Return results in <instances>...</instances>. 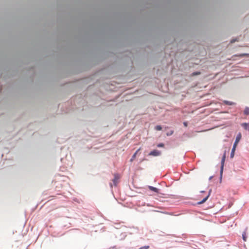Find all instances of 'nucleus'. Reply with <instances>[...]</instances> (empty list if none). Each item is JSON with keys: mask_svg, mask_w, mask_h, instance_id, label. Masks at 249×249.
<instances>
[{"mask_svg": "<svg viewBox=\"0 0 249 249\" xmlns=\"http://www.w3.org/2000/svg\"><path fill=\"white\" fill-rule=\"evenodd\" d=\"M226 152L225 151L223 154V156L222 157V160H221V165L220 168V173L221 174H222L223 171V168H224V162L226 159Z\"/></svg>", "mask_w": 249, "mask_h": 249, "instance_id": "obj_1", "label": "nucleus"}, {"mask_svg": "<svg viewBox=\"0 0 249 249\" xmlns=\"http://www.w3.org/2000/svg\"><path fill=\"white\" fill-rule=\"evenodd\" d=\"M160 152L157 150H154L150 152L149 155L153 156H158L160 155Z\"/></svg>", "mask_w": 249, "mask_h": 249, "instance_id": "obj_2", "label": "nucleus"}, {"mask_svg": "<svg viewBox=\"0 0 249 249\" xmlns=\"http://www.w3.org/2000/svg\"><path fill=\"white\" fill-rule=\"evenodd\" d=\"M211 192H212V190H210L208 195L205 198H204L203 199V200H202L201 201L198 202V204H201L204 203L208 199V198H209V196H210V195L211 194Z\"/></svg>", "mask_w": 249, "mask_h": 249, "instance_id": "obj_3", "label": "nucleus"}, {"mask_svg": "<svg viewBox=\"0 0 249 249\" xmlns=\"http://www.w3.org/2000/svg\"><path fill=\"white\" fill-rule=\"evenodd\" d=\"M119 179V177L118 176V175L117 174H115L114 175V179H113V184L114 186H116L118 182V180Z\"/></svg>", "mask_w": 249, "mask_h": 249, "instance_id": "obj_4", "label": "nucleus"}, {"mask_svg": "<svg viewBox=\"0 0 249 249\" xmlns=\"http://www.w3.org/2000/svg\"><path fill=\"white\" fill-rule=\"evenodd\" d=\"M148 188H149L150 190H151V191H154V192H156V193H159V190L158 189H157V188H156L154 187L151 186H148Z\"/></svg>", "mask_w": 249, "mask_h": 249, "instance_id": "obj_5", "label": "nucleus"}, {"mask_svg": "<svg viewBox=\"0 0 249 249\" xmlns=\"http://www.w3.org/2000/svg\"><path fill=\"white\" fill-rule=\"evenodd\" d=\"M242 126L246 130H249V124L246 123H243Z\"/></svg>", "mask_w": 249, "mask_h": 249, "instance_id": "obj_6", "label": "nucleus"}, {"mask_svg": "<svg viewBox=\"0 0 249 249\" xmlns=\"http://www.w3.org/2000/svg\"><path fill=\"white\" fill-rule=\"evenodd\" d=\"M241 137H242L241 133H238L236 136L235 141L236 142H239V141H240V140L241 139Z\"/></svg>", "mask_w": 249, "mask_h": 249, "instance_id": "obj_7", "label": "nucleus"}, {"mask_svg": "<svg viewBox=\"0 0 249 249\" xmlns=\"http://www.w3.org/2000/svg\"><path fill=\"white\" fill-rule=\"evenodd\" d=\"M140 149H138L134 154L132 156V158L130 160V161L132 162L134 160V159L136 158V155L138 153V152L140 150Z\"/></svg>", "mask_w": 249, "mask_h": 249, "instance_id": "obj_8", "label": "nucleus"}, {"mask_svg": "<svg viewBox=\"0 0 249 249\" xmlns=\"http://www.w3.org/2000/svg\"><path fill=\"white\" fill-rule=\"evenodd\" d=\"M224 102L226 105H233L235 104L234 103L228 101H224Z\"/></svg>", "mask_w": 249, "mask_h": 249, "instance_id": "obj_9", "label": "nucleus"}, {"mask_svg": "<svg viewBox=\"0 0 249 249\" xmlns=\"http://www.w3.org/2000/svg\"><path fill=\"white\" fill-rule=\"evenodd\" d=\"M244 112L246 115H249V107H246Z\"/></svg>", "mask_w": 249, "mask_h": 249, "instance_id": "obj_10", "label": "nucleus"}, {"mask_svg": "<svg viewBox=\"0 0 249 249\" xmlns=\"http://www.w3.org/2000/svg\"><path fill=\"white\" fill-rule=\"evenodd\" d=\"M235 149L232 148V150L231 153V158H232L234 157V152H235Z\"/></svg>", "mask_w": 249, "mask_h": 249, "instance_id": "obj_11", "label": "nucleus"}, {"mask_svg": "<svg viewBox=\"0 0 249 249\" xmlns=\"http://www.w3.org/2000/svg\"><path fill=\"white\" fill-rule=\"evenodd\" d=\"M162 129V127L160 125H157L156 127H155V129L156 130H158V131H160V130H161Z\"/></svg>", "mask_w": 249, "mask_h": 249, "instance_id": "obj_12", "label": "nucleus"}, {"mask_svg": "<svg viewBox=\"0 0 249 249\" xmlns=\"http://www.w3.org/2000/svg\"><path fill=\"white\" fill-rule=\"evenodd\" d=\"M238 142H236V141H235L233 146V147H232L233 149H236V147Z\"/></svg>", "mask_w": 249, "mask_h": 249, "instance_id": "obj_13", "label": "nucleus"}, {"mask_svg": "<svg viewBox=\"0 0 249 249\" xmlns=\"http://www.w3.org/2000/svg\"><path fill=\"white\" fill-rule=\"evenodd\" d=\"M238 142H236V141H235L233 146V147H232L233 149H236V147Z\"/></svg>", "mask_w": 249, "mask_h": 249, "instance_id": "obj_14", "label": "nucleus"}, {"mask_svg": "<svg viewBox=\"0 0 249 249\" xmlns=\"http://www.w3.org/2000/svg\"><path fill=\"white\" fill-rule=\"evenodd\" d=\"M238 142H236V141H235L233 146V147H232L233 149H236V147Z\"/></svg>", "mask_w": 249, "mask_h": 249, "instance_id": "obj_15", "label": "nucleus"}, {"mask_svg": "<svg viewBox=\"0 0 249 249\" xmlns=\"http://www.w3.org/2000/svg\"><path fill=\"white\" fill-rule=\"evenodd\" d=\"M149 248V246H145L140 248L139 249H148Z\"/></svg>", "mask_w": 249, "mask_h": 249, "instance_id": "obj_16", "label": "nucleus"}, {"mask_svg": "<svg viewBox=\"0 0 249 249\" xmlns=\"http://www.w3.org/2000/svg\"><path fill=\"white\" fill-rule=\"evenodd\" d=\"M158 147H162L164 146V144L162 143H160L158 144Z\"/></svg>", "mask_w": 249, "mask_h": 249, "instance_id": "obj_17", "label": "nucleus"}, {"mask_svg": "<svg viewBox=\"0 0 249 249\" xmlns=\"http://www.w3.org/2000/svg\"><path fill=\"white\" fill-rule=\"evenodd\" d=\"M243 240L246 241V237L244 235V234H243Z\"/></svg>", "mask_w": 249, "mask_h": 249, "instance_id": "obj_18", "label": "nucleus"}, {"mask_svg": "<svg viewBox=\"0 0 249 249\" xmlns=\"http://www.w3.org/2000/svg\"><path fill=\"white\" fill-rule=\"evenodd\" d=\"M184 125L186 126L187 125V123L184 122Z\"/></svg>", "mask_w": 249, "mask_h": 249, "instance_id": "obj_19", "label": "nucleus"}, {"mask_svg": "<svg viewBox=\"0 0 249 249\" xmlns=\"http://www.w3.org/2000/svg\"><path fill=\"white\" fill-rule=\"evenodd\" d=\"M235 40H231V43H233V42H235Z\"/></svg>", "mask_w": 249, "mask_h": 249, "instance_id": "obj_20", "label": "nucleus"}]
</instances>
